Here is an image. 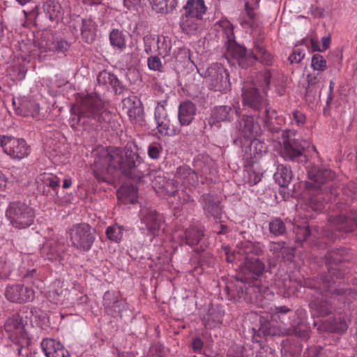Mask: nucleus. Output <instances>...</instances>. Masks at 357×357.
<instances>
[{
	"mask_svg": "<svg viewBox=\"0 0 357 357\" xmlns=\"http://www.w3.org/2000/svg\"><path fill=\"white\" fill-rule=\"evenodd\" d=\"M142 158L137 151L126 146L124 150L116 147L102 148L94 160L93 175L99 181H106L107 175L119 169L126 176L140 180L144 176Z\"/></svg>",
	"mask_w": 357,
	"mask_h": 357,
	"instance_id": "obj_1",
	"label": "nucleus"
},
{
	"mask_svg": "<svg viewBox=\"0 0 357 357\" xmlns=\"http://www.w3.org/2000/svg\"><path fill=\"white\" fill-rule=\"evenodd\" d=\"M341 272L335 268L328 270L327 274L323 275L317 278H308L302 282L297 280H292L291 277L285 274L282 278L277 280V285L282 291L285 296L294 295L303 286L318 291L320 294L328 296L337 299L342 303L351 302L354 298V294L349 289L337 288L336 286L337 280L341 279Z\"/></svg>",
	"mask_w": 357,
	"mask_h": 357,
	"instance_id": "obj_2",
	"label": "nucleus"
},
{
	"mask_svg": "<svg viewBox=\"0 0 357 357\" xmlns=\"http://www.w3.org/2000/svg\"><path fill=\"white\" fill-rule=\"evenodd\" d=\"M113 116V113L105 107L102 101L96 94H89L82 100L77 121L97 129L110 123Z\"/></svg>",
	"mask_w": 357,
	"mask_h": 357,
	"instance_id": "obj_3",
	"label": "nucleus"
},
{
	"mask_svg": "<svg viewBox=\"0 0 357 357\" xmlns=\"http://www.w3.org/2000/svg\"><path fill=\"white\" fill-rule=\"evenodd\" d=\"M215 29L221 33L226 38L228 43L227 54L235 59L239 66L248 68L254 65L257 61V56L251 50H247L245 47L237 44L234 38L233 26L229 21L222 20L214 25Z\"/></svg>",
	"mask_w": 357,
	"mask_h": 357,
	"instance_id": "obj_4",
	"label": "nucleus"
},
{
	"mask_svg": "<svg viewBox=\"0 0 357 357\" xmlns=\"http://www.w3.org/2000/svg\"><path fill=\"white\" fill-rule=\"evenodd\" d=\"M26 311L21 310L20 313L13 314L9 317L5 324L4 328L10 341L15 346V350L18 355H20L24 347L28 346L30 340L25 328L26 321L24 319V313H27L28 309L24 307Z\"/></svg>",
	"mask_w": 357,
	"mask_h": 357,
	"instance_id": "obj_5",
	"label": "nucleus"
},
{
	"mask_svg": "<svg viewBox=\"0 0 357 357\" xmlns=\"http://www.w3.org/2000/svg\"><path fill=\"white\" fill-rule=\"evenodd\" d=\"M6 216L10 225L17 229H24L31 227L36 218L34 209L20 201H15L9 204Z\"/></svg>",
	"mask_w": 357,
	"mask_h": 357,
	"instance_id": "obj_6",
	"label": "nucleus"
},
{
	"mask_svg": "<svg viewBox=\"0 0 357 357\" xmlns=\"http://www.w3.org/2000/svg\"><path fill=\"white\" fill-rule=\"evenodd\" d=\"M203 77L208 88L215 91L226 93L231 89L229 73L221 64L215 63L207 68Z\"/></svg>",
	"mask_w": 357,
	"mask_h": 357,
	"instance_id": "obj_7",
	"label": "nucleus"
},
{
	"mask_svg": "<svg viewBox=\"0 0 357 357\" xmlns=\"http://www.w3.org/2000/svg\"><path fill=\"white\" fill-rule=\"evenodd\" d=\"M72 245L81 251L89 250L95 241L94 231L88 224H77L69 231Z\"/></svg>",
	"mask_w": 357,
	"mask_h": 357,
	"instance_id": "obj_8",
	"label": "nucleus"
},
{
	"mask_svg": "<svg viewBox=\"0 0 357 357\" xmlns=\"http://www.w3.org/2000/svg\"><path fill=\"white\" fill-rule=\"evenodd\" d=\"M264 268V264L258 258L254 256L245 257L244 263L239 266L236 280L242 283L251 284L262 275Z\"/></svg>",
	"mask_w": 357,
	"mask_h": 357,
	"instance_id": "obj_9",
	"label": "nucleus"
},
{
	"mask_svg": "<svg viewBox=\"0 0 357 357\" xmlns=\"http://www.w3.org/2000/svg\"><path fill=\"white\" fill-rule=\"evenodd\" d=\"M309 181L306 185L309 190L328 192L329 183L333 180L335 174L330 169L312 166L307 172Z\"/></svg>",
	"mask_w": 357,
	"mask_h": 357,
	"instance_id": "obj_10",
	"label": "nucleus"
},
{
	"mask_svg": "<svg viewBox=\"0 0 357 357\" xmlns=\"http://www.w3.org/2000/svg\"><path fill=\"white\" fill-rule=\"evenodd\" d=\"M295 132L292 130H284L282 134V151L284 158L291 161L299 162L304 157L305 147L298 139L294 138Z\"/></svg>",
	"mask_w": 357,
	"mask_h": 357,
	"instance_id": "obj_11",
	"label": "nucleus"
},
{
	"mask_svg": "<svg viewBox=\"0 0 357 357\" xmlns=\"http://www.w3.org/2000/svg\"><path fill=\"white\" fill-rule=\"evenodd\" d=\"M175 178L177 179V182L179 184L181 183V187H183L181 189L183 202H188L193 201L190 193L198 183L197 173L187 166H181L176 169Z\"/></svg>",
	"mask_w": 357,
	"mask_h": 357,
	"instance_id": "obj_12",
	"label": "nucleus"
},
{
	"mask_svg": "<svg viewBox=\"0 0 357 357\" xmlns=\"http://www.w3.org/2000/svg\"><path fill=\"white\" fill-rule=\"evenodd\" d=\"M328 224L331 229L351 231L357 227V211L345 209L340 214H332L328 218Z\"/></svg>",
	"mask_w": 357,
	"mask_h": 357,
	"instance_id": "obj_13",
	"label": "nucleus"
},
{
	"mask_svg": "<svg viewBox=\"0 0 357 357\" xmlns=\"http://www.w3.org/2000/svg\"><path fill=\"white\" fill-rule=\"evenodd\" d=\"M5 139L6 142L3 146V153L12 160H20L30 154V146L24 139L6 135Z\"/></svg>",
	"mask_w": 357,
	"mask_h": 357,
	"instance_id": "obj_14",
	"label": "nucleus"
},
{
	"mask_svg": "<svg viewBox=\"0 0 357 357\" xmlns=\"http://www.w3.org/2000/svg\"><path fill=\"white\" fill-rule=\"evenodd\" d=\"M155 119L157 122V129L163 136H173L178 134L181 127L178 123L174 125L167 116L164 105H159L155 109Z\"/></svg>",
	"mask_w": 357,
	"mask_h": 357,
	"instance_id": "obj_15",
	"label": "nucleus"
},
{
	"mask_svg": "<svg viewBox=\"0 0 357 357\" xmlns=\"http://www.w3.org/2000/svg\"><path fill=\"white\" fill-rule=\"evenodd\" d=\"M4 294L7 300L17 303L31 302L35 298L33 289L22 284L8 285Z\"/></svg>",
	"mask_w": 357,
	"mask_h": 357,
	"instance_id": "obj_16",
	"label": "nucleus"
},
{
	"mask_svg": "<svg viewBox=\"0 0 357 357\" xmlns=\"http://www.w3.org/2000/svg\"><path fill=\"white\" fill-rule=\"evenodd\" d=\"M204 231L202 228L192 226L179 235L181 241L186 245L195 247L194 250L200 252L204 250L206 245L204 241Z\"/></svg>",
	"mask_w": 357,
	"mask_h": 357,
	"instance_id": "obj_17",
	"label": "nucleus"
},
{
	"mask_svg": "<svg viewBox=\"0 0 357 357\" xmlns=\"http://www.w3.org/2000/svg\"><path fill=\"white\" fill-rule=\"evenodd\" d=\"M266 94L260 93L254 86L243 87V103L254 110H259L267 105Z\"/></svg>",
	"mask_w": 357,
	"mask_h": 357,
	"instance_id": "obj_18",
	"label": "nucleus"
},
{
	"mask_svg": "<svg viewBox=\"0 0 357 357\" xmlns=\"http://www.w3.org/2000/svg\"><path fill=\"white\" fill-rule=\"evenodd\" d=\"M238 128L241 135L247 140H255L261 134L259 124L252 116H243Z\"/></svg>",
	"mask_w": 357,
	"mask_h": 357,
	"instance_id": "obj_19",
	"label": "nucleus"
},
{
	"mask_svg": "<svg viewBox=\"0 0 357 357\" xmlns=\"http://www.w3.org/2000/svg\"><path fill=\"white\" fill-rule=\"evenodd\" d=\"M66 245L59 241H48L43 245L41 254L52 261H61L63 259Z\"/></svg>",
	"mask_w": 357,
	"mask_h": 357,
	"instance_id": "obj_20",
	"label": "nucleus"
},
{
	"mask_svg": "<svg viewBox=\"0 0 357 357\" xmlns=\"http://www.w3.org/2000/svg\"><path fill=\"white\" fill-rule=\"evenodd\" d=\"M142 221L145 224L146 229L153 236L158 233L162 224V217L155 211L144 208L141 211Z\"/></svg>",
	"mask_w": 357,
	"mask_h": 357,
	"instance_id": "obj_21",
	"label": "nucleus"
},
{
	"mask_svg": "<svg viewBox=\"0 0 357 357\" xmlns=\"http://www.w3.org/2000/svg\"><path fill=\"white\" fill-rule=\"evenodd\" d=\"M103 305L109 314L116 316L126 309V302L114 292L107 291L103 296Z\"/></svg>",
	"mask_w": 357,
	"mask_h": 357,
	"instance_id": "obj_22",
	"label": "nucleus"
},
{
	"mask_svg": "<svg viewBox=\"0 0 357 357\" xmlns=\"http://www.w3.org/2000/svg\"><path fill=\"white\" fill-rule=\"evenodd\" d=\"M205 215L207 218H213L215 220L222 217V208L218 198L211 194H204L201 197Z\"/></svg>",
	"mask_w": 357,
	"mask_h": 357,
	"instance_id": "obj_23",
	"label": "nucleus"
},
{
	"mask_svg": "<svg viewBox=\"0 0 357 357\" xmlns=\"http://www.w3.org/2000/svg\"><path fill=\"white\" fill-rule=\"evenodd\" d=\"M179 183L177 182L176 178H167L163 176H158L153 181V185L154 188H158L160 190H164L168 195L175 196L176 194L182 199L183 195L181 190H179Z\"/></svg>",
	"mask_w": 357,
	"mask_h": 357,
	"instance_id": "obj_24",
	"label": "nucleus"
},
{
	"mask_svg": "<svg viewBox=\"0 0 357 357\" xmlns=\"http://www.w3.org/2000/svg\"><path fill=\"white\" fill-rule=\"evenodd\" d=\"M13 105L17 114L22 116H31L34 118L39 114V105L33 100L22 98L20 100H18L17 102V101L13 99Z\"/></svg>",
	"mask_w": 357,
	"mask_h": 357,
	"instance_id": "obj_25",
	"label": "nucleus"
},
{
	"mask_svg": "<svg viewBox=\"0 0 357 357\" xmlns=\"http://www.w3.org/2000/svg\"><path fill=\"white\" fill-rule=\"evenodd\" d=\"M41 347L47 357H70L63 346L53 339H44L41 342Z\"/></svg>",
	"mask_w": 357,
	"mask_h": 357,
	"instance_id": "obj_26",
	"label": "nucleus"
},
{
	"mask_svg": "<svg viewBox=\"0 0 357 357\" xmlns=\"http://www.w3.org/2000/svg\"><path fill=\"white\" fill-rule=\"evenodd\" d=\"M97 82L99 85L107 87L110 86L116 94H121L126 89V86L118 79L116 75L107 70H102L99 73Z\"/></svg>",
	"mask_w": 357,
	"mask_h": 357,
	"instance_id": "obj_27",
	"label": "nucleus"
},
{
	"mask_svg": "<svg viewBox=\"0 0 357 357\" xmlns=\"http://www.w3.org/2000/svg\"><path fill=\"white\" fill-rule=\"evenodd\" d=\"M123 109L126 112L130 120L137 121L143 116V107L140 100L136 96L125 98L122 101Z\"/></svg>",
	"mask_w": 357,
	"mask_h": 357,
	"instance_id": "obj_28",
	"label": "nucleus"
},
{
	"mask_svg": "<svg viewBox=\"0 0 357 357\" xmlns=\"http://www.w3.org/2000/svg\"><path fill=\"white\" fill-rule=\"evenodd\" d=\"M196 114L195 105L191 101H185L178 107V121L181 126H188L191 123Z\"/></svg>",
	"mask_w": 357,
	"mask_h": 357,
	"instance_id": "obj_29",
	"label": "nucleus"
},
{
	"mask_svg": "<svg viewBox=\"0 0 357 357\" xmlns=\"http://www.w3.org/2000/svg\"><path fill=\"white\" fill-rule=\"evenodd\" d=\"M262 175V171L258 164L251 163L250 161L246 162L243 172V180L245 183L250 186L255 185L261 181Z\"/></svg>",
	"mask_w": 357,
	"mask_h": 357,
	"instance_id": "obj_30",
	"label": "nucleus"
},
{
	"mask_svg": "<svg viewBox=\"0 0 357 357\" xmlns=\"http://www.w3.org/2000/svg\"><path fill=\"white\" fill-rule=\"evenodd\" d=\"M183 9L184 14L200 19H203V15L207 10L204 0H188Z\"/></svg>",
	"mask_w": 357,
	"mask_h": 357,
	"instance_id": "obj_31",
	"label": "nucleus"
},
{
	"mask_svg": "<svg viewBox=\"0 0 357 357\" xmlns=\"http://www.w3.org/2000/svg\"><path fill=\"white\" fill-rule=\"evenodd\" d=\"M202 20V19L183 14L180 21V26L186 34L195 35L201 26Z\"/></svg>",
	"mask_w": 357,
	"mask_h": 357,
	"instance_id": "obj_32",
	"label": "nucleus"
},
{
	"mask_svg": "<svg viewBox=\"0 0 357 357\" xmlns=\"http://www.w3.org/2000/svg\"><path fill=\"white\" fill-rule=\"evenodd\" d=\"M281 351L287 357H297L302 351V345L298 339L288 338L281 344Z\"/></svg>",
	"mask_w": 357,
	"mask_h": 357,
	"instance_id": "obj_33",
	"label": "nucleus"
},
{
	"mask_svg": "<svg viewBox=\"0 0 357 357\" xmlns=\"http://www.w3.org/2000/svg\"><path fill=\"white\" fill-rule=\"evenodd\" d=\"M235 113L234 109L227 105L216 107L211 113V117L217 122L231 121Z\"/></svg>",
	"mask_w": 357,
	"mask_h": 357,
	"instance_id": "obj_34",
	"label": "nucleus"
},
{
	"mask_svg": "<svg viewBox=\"0 0 357 357\" xmlns=\"http://www.w3.org/2000/svg\"><path fill=\"white\" fill-rule=\"evenodd\" d=\"M311 309L321 317H325L331 313L333 307L331 303L326 299L315 298L310 303Z\"/></svg>",
	"mask_w": 357,
	"mask_h": 357,
	"instance_id": "obj_35",
	"label": "nucleus"
},
{
	"mask_svg": "<svg viewBox=\"0 0 357 357\" xmlns=\"http://www.w3.org/2000/svg\"><path fill=\"white\" fill-rule=\"evenodd\" d=\"M324 328L332 333H344L347 329V324L345 319L339 316L333 319H328L324 323Z\"/></svg>",
	"mask_w": 357,
	"mask_h": 357,
	"instance_id": "obj_36",
	"label": "nucleus"
},
{
	"mask_svg": "<svg viewBox=\"0 0 357 357\" xmlns=\"http://www.w3.org/2000/svg\"><path fill=\"white\" fill-rule=\"evenodd\" d=\"M274 177L281 187H287L292 179V172L290 168L283 165H279Z\"/></svg>",
	"mask_w": 357,
	"mask_h": 357,
	"instance_id": "obj_37",
	"label": "nucleus"
},
{
	"mask_svg": "<svg viewBox=\"0 0 357 357\" xmlns=\"http://www.w3.org/2000/svg\"><path fill=\"white\" fill-rule=\"evenodd\" d=\"M96 25L91 19H84L82 20V26L81 34L82 38L87 43H92L96 38Z\"/></svg>",
	"mask_w": 357,
	"mask_h": 357,
	"instance_id": "obj_38",
	"label": "nucleus"
},
{
	"mask_svg": "<svg viewBox=\"0 0 357 357\" xmlns=\"http://www.w3.org/2000/svg\"><path fill=\"white\" fill-rule=\"evenodd\" d=\"M347 255V252L344 248L330 250L325 255L326 261L331 264H337L342 261L348 260Z\"/></svg>",
	"mask_w": 357,
	"mask_h": 357,
	"instance_id": "obj_39",
	"label": "nucleus"
},
{
	"mask_svg": "<svg viewBox=\"0 0 357 357\" xmlns=\"http://www.w3.org/2000/svg\"><path fill=\"white\" fill-rule=\"evenodd\" d=\"M257 7L258 4L255 5L252 1H247L245 3L246 15L249 20H244L243 22L248 24L252 28L257 27L259 26L257 20V13L255 12V10Z\"/></svg>",
	"mask_w": 357,
	"mask_h": 357,
	"instance_id": "obj_40",
	"label": "nucleus"
},
{
	"mask_svg": "<svg viewBox=\"0 0 357 357\" xmlns=\"http://www.w3.org/2000/svg\"><path fill=\"white\" fill-rule=\"evenodd\" d=\"M126 34L119 29H113L109 33L111 45L120 50H122L126 46Z\"/></svg>",
	"mask_w": 357,
	"mask_h": 357,
	"instance_id": "obj_41",
	"label": "nucleus"
},
{
	"mask_svg": "<svg viewBox=\"0 0 357 357\" xmlns=\"http://www.w3.org/2000/svg\"><path fill=\"white\" fill-rule=\"evenodd\" d=\"M259 331L264 336H276L283 335L284 333L280 326H276L273 321H268L261 324Z\"/></svg>",
	"mask_w": 357,
	"mask_h": 357,
	"instance_id": "obj_42",
	"label": "nucleus"
},
{
	"mask_svg": "<svg viewBox=\"0 0 357 357\" xmlns=\"http://www.w3.org/2000/svg\"><path fill=\"white\" fill-rule=\"evenodd\" d=\"M70 47L69 43L62 39H52L46 43V48L50 51L63 53L68 50Z\"/></svg>",
	"mask_w": 357,
	"mask_h": 357,
	"instance_id": "obj_43",
	"label": "nucleus"
},
{
	"mask_svg": "<svg viewBox=\"0 0 357 357\" xmlns=\"http://www.w3.org/2000/svg\"><path fill=\"white\" fill-rule=\"evenodd\" d=\"M43 8L45 12L49 15V17L52 21L56 19L61 12L60 4L54 0L47 1L44 4Z\"/></svg>",
	"mask_w": 357,
	"mask_h": 357,
	"instance_id": "obj_44",
	"label": "nucleus"
},
{
	"mask_svg": "<svg viewBox=\"0 0 357 357\" xmlns=\"http://www.w3.org/2000/svg\"><path fill=\"white\" fill-rule=\"evenodd\" d=\"M286 230L285 224L279 218H275L269 222V231L275 236L283 235Z\"/></svg>",
	"mask_w": 357,
	"mask_h": 357,
	"instance_id": "obj_45",
	"label": "nucleus"
},
{
	"mask_svg": "<svg viewBox=\"0 0 357 357\" xmlns=\"http://www.w3.org/2000/svg\"><path fill=\"white\" fill-rule=\"evenodd\" d=\"M123 230V229L122 227L118 225H114L107 228L106 235L109 240L114 242H119L122 238Z\"/></svg>",
	"mask_w": 357,
	"mask_h": 357,
	"instance_id": "obj_46",
	"label": "nucleus"
},
{
	"mask_svg": "<svg viewBox=\"0 0 357 357\" xmlns=\"http://www.w3.org/2000/svg\"><path fill=\"white\" fill-rule=\"evenodd\" d=\"M41 180L45 188H51L53 192H56L60 184V179L57 176L44 174Z\"/></svg>",
	"mask_w": 357,
	"mask_h": 357,
	"instance_id": "obj_47",
	"label": "nucleus"
},
{
	"mask_svg": "<svg viewBox=\"0 0 357 357\" xmlns=\"http://www.w3.org/2000/svg\"><path fill=\"white\" fill-rule=\"evenodd\" d=\"M260 252L259 248L250 241L241 243L238 248V252L246 257L251 256L252 254L258 255Z\"/></svg>",
	"mask_w": 357,
	"mask_h": 357,
	"instance_id": "obj_48",
	"label": "nucleus"
},
{
	"mask_svg": "<svg viewBox=\"0 0 357 357\" xmlns=\"http://www.w3.org/2000/svg\"><path fill=\"white\" fill-rule=\"evenodd\" d=\"M225 289L227 291L229 298L234 301L241 298L243 294V287L242 286L238 287L233 283H230L226 286Z\"/></svg>",
	"mask_w": 357,
	"mask_h": 357,
	"instance_id": "obj_49",
	"label": "nucleus"
},
{
	"mask_svg": "<svg viewBox=\"0 0 357 357\" xmlns=\"http://www.w3.org/2000/svg\"><path fill=\"white\" fill-rule=\"evenodd\" d=\"M255 47L257 53L260 55V61L266 66L272 65L273 58L266 48L263 45L257 43H255Z\"/></svg>",
	"mask_w": 357,
	"mask_h": 357,
	"instance_id": "obj_50",
	"label": "nucleus"
},
{
	"mask_svg": "<svg viewBox=\"0 0 357 357\" xmlns=\"http://www.w3.org/2000/svg\"><path fill=\"white\" fill-rule=\"evenodd\" d=\"M144 51L147 54L152 53L153 50H155L157 43H160V38H155L151 35H147L144 37Z\"/></svg>",
	"mask_w": 357,
	"mask_h": 357,
	"instance_id": "obj_51",
	"label": "nucleus"
},
{
	"mask_svg": "<svg viewBox=\"0 0 357 357\" xmlns=\"http://www.w3.org/2000/svg\"><path fill=\"white\" fill-rule=\"evenodd\" d=\"M311 67L317 71H324L326 68V61L319 54H315L312 57Z\"/></svg>",
	"mask_w": 357,
	"mask_h": 357,
	"instance_id": "obj_52",
	"label": "nucleus"
},
{
	"mask_svg": "<svg viewBox=\"0 0 357 357\" xmlns=\"http://www.w3.org/2000/svg\"><path fill=\"white\" fill-rule=\"evenodd\" d=\"M162 151V146L158 143H152L148 147V155L152 159H158Z\"/></svg>",
	"mask_w": 357,
	"mask_h": 357,
	"instance_id": "obj_53",
	"label": "nucleus"
},
{
	"mask_svg": "<svg viewBox=\"0 0 357 357\" xmlns=\"http://www.w3.org/2000/svg\"><path fill=\"white\" fill-rule=\"evenodd\" d=\"M296 241L303 242L310 234L308 227H298L295 230Z\"/></svg>",
	"mask_w": 357,
	"mask_h": 357,
	"instance_id": "obj_54",
	"label": "nucleus"
},
{
	"mask_svg": "<svg viewBox=\"0 0 357 357\" xmlns=\"http://www.w3.org/2000/svg\"><path fill=\"white\" fill-rule=\"evenodd\" d=\"M284 245L285 242L284 241L271 242L269 244L268 248L275 257L280 259L281 252L282 251V250L284 249Z\"/></svg>",
	"mask_w": 357,
	"mask_h": 357,
	"instance_id": "obj_55",
	"label": "nucleus"
},
{
	"mask_svg": "<svg viewBox=\"0 0 357 357\" xmlns=\"http://www.w3.org/2000/svg\"><path fill=\"white\" fill-rule=\"evenodd\" d=\"M275 310L276 312L273 315V318L275 319H282L283 315H293L294 317H295L294 312L290 308L284 305L276 307Z\"/></svg>",
	"mask_w": 357,
	"mask_h": 357,
	"instance_id": "obj_56",
	"label": "nucleus"
},
{
	"mask_svg": "<svg viewBox=\"0 0 357 357\" xmlns=\"http://www.w3.org/2000/svg\"><path fill=\"white\" fill-rule=\"evenodd\" d=\"M305 53L303 50L298 48H295L294 49L291 54L289 56L288 60L291 63H299L303 59Z\"/></svg>",
	"mask_w": 357,
	"mask_h": 357,
	"instance_id": "obj_57",
	"label": "nucleus"
},
{
	"mask_svg": "<svg viewBox=\"0 0 357 357\" xmlns=\"http://www.w3.org/2000/svg\"><path fill=\"white\" fill-rule=\"evenodd\" d=\"M156 48L158 51V54L165 57L170 53L171 47L167 44L165 38H162V41L160 40V43H157Z\"/></svg>",
	"mask_w": 357,
	"mask_h": 357,
	"instance_id": "obj_58",
	"label": "nucleus"
},
{
	"mask_svg": "<svg viewBox=\"0 0 357 357\" xmlns=\"http://www.w3.org/2000/svg\"><path fill=\"white\" fill-rule=\"evenodd\" d=\"M271 75L270 71L266 70L261 75V86L263 89L264 93L266 94V91L269 89Z\"/></svg>",
	"mask_w": 357,
	"mask_h": 357,
	"instance_id": "obj_59",
	"label": "nucleus"
},
{
	"mask_svg": "<svg viewBox=\"0 0 357 357\" xmlns=\"http://www.w3.org/2000/svg\"><path fill=\"white\" fill-rule=\"evenodd\" d=\"M310 207L315 211H321L325 208L324 202L320 201L319 197H312L309 202Z\"/></svg>",
	"mask_w": 357,
	"mask_h": 357,
	"instance_id": "obj_60",
	"label": "nucleus"
},
{
	"mask_svg": "<svg viewBox=\"0 0 357 357\" xmlns=\"http://www.w3.org/2000/svg\"><path fill=\"white\" fill-rule=\"evenodd\" d=\"M148 66L153 70H160L162 67L160 59L157 56H151L148 59Z\"/></svg>",
	"mask_w": 357,
	"mask_h": 357,
	"instance_id": "obj_61",
	"label": "nucleus"
},
{
	"mask_svg": "<svg viewBox=\"0 0 357 357\" xmlns=\"http://www.w3.org/2000/svg\"><path fill=\"white\" fill-rule=\"evenodd\" d=\"M293 119L296 121L298 126H303L306 122V116L300 111L296 110L292 113Z\"/></svg>",
	"mask_w": 357,
	"mask_h": 357,
	"instance_id": "obj_62",
	"label": "nucleus"
},
{
	"mask_svg": "<svg viewBox=\"0 0 357 357\" xmlns=\"http://www.w3.org/2000/svg\"><path fill=\"white\" fill-rule=\"evenodd\" d=\"M280 258L291 261L294 257V249L291 247L287 246L286 244L284 245V249L282 250Z\"/></svg>",
	"mask_w": 357,
	"mask_h": 357,
	"instance_id": "obj_63",
	"label": "nucleus"
},
{
	"mask_svg": "<svg viewBox=\"0 0 357 357\" xmlns=\"http://www.w3.org/2000/svg\"><path fill=\"white\" fill-rule=\"evenodd\" d=\"M150 357H163V348L160 344H153L149 350Z\"/></svg>",
	"mask_w": 357,
	"mask_h": 357,
	"instance_id": "obj_64",
	"label": "nucleus"
}]
</instances>
